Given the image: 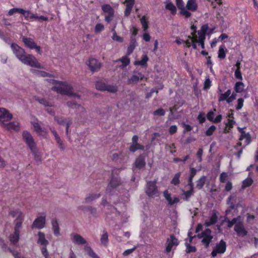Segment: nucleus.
<instances>
[{"label": "nucleus", "mask_w": 258, "mask_h": 258, "mask_svg": "<svg viewBox=\"0 0 258 258\" xmlns=\"http://www.w3.org/2000/svg\"><path fill=\"white\" fill-rule=\"evenodd\" d=\"M190 28L192 32L186 40L177 38L175 42L178 45L183 44L186 47L192 46L195 49L197 48L198 44L201 45L202 48H204L205 35L211 34L214 29H210L207 24L203 25L198 32L196 31V27L194 25H192Z\"/></svg>", "instance_id": "f257e3e1"}, {"label": "nucleus", "mask_w": 258, "mask_h": 258, "mask_svg": "<svg viewBox=\"0 0 258 258\" xmlns=\"http://www.w3.org/2000/svg\"><path fill=\"white\" fill-rule=\"evenodd\" d=\"M51 83L55 84V86L52 88V89L57 93L72 96L75 98H79L80 97L79 95L73 93L72 87L66 82H56L53 79L51 80Z\"/></svg>", "instance_id": "f03ea898"}, {"label": "nucleus", "mask_w": 258, "mask_h": 258, "mask_svg": "<svg viewBox=\"0 0 258 258\" xmlns=\"http://www.w3.org/2000/svg\"><path fill=\"white\" fill-rule=\"evenodd\" d=\"M243 221V218L241 216H238L231 221H228V227H231L235 225L234 230L237 234L240 237H244L247 234V231L244 227Z\"/></svg>", "instance_id": "7ed1b4c3"}, {"label": "nucleus", "mask_w": 258, "mask_h": 258, "mask_svg": "<svg viewBox=\"0 0 258 258\" xmlns=\"http://www.w3.org/2000/svg\"><path fill=\"white\" fill-rule=\"evenodd\" d=\"M23 137L26 144L29 146L35 158L37 160H39V154L32 136L28 132L24 131L23 133Z\"/></svg>", "instance_id": "20e7f679"}, {"label": "nucleus", "mask_w": 258, "mask_h": 258, "mask_svg": "<svg viewBox=\"0 0 258 258\" xmlns=\"http://www.w3.org/2000/svg\"><path fill=\"white\" fill-rule=\"evenodd\" d=\"M37 243L41 246V252L45 258H50L47 250L46 249L47 245L49 244L48 240L46 239L44 233L39 231L37 234Z\"/></svg>", "instance_id": "39448f33"}, {"label": "nucleus", "mask_w": 258, "mask_h": 258, "mask_svg": "<svg viewBox=\"0 0 258 258\" xmlns=\"http://www.w3.org/2000/svg\"><path fill=\"white\" fill-rule=\"evenodd\" d=\"M198 8L197 0H187L184 9L182 12V16L185 18L190 17L191 13L197 11Z\"/></svg>", "instance_id": "423d86ee"}, {"label": "nucleus", "mask_w": 258, "mask_h": 258, "mask_svg": "<svg viewBox=\"0 0 258 258\" xmlns=\"http://www.w3.org/2000/svg\"><path fill=\"white\" fill-rule=\"evenodd\" d=\"M179 242L178 239L173 235H171L169 238L167 239L165 244V252L167 254L171 256L173 254V251L178 245Z\"/></svg>", "instance_id": "0eeeda50"}, {"label": "nucleus", "mask_w": 258, "mask_h": 258, "mask_svg": "<svg viewBox=\"0 0 258 258\" xmlns=\"http://www.w3.org/2000/svg\"><path fill=\"white\" fill-rule=\"evenodd\" d=\"M22 63L31 67L42 69V66L38 62L37 58L32 54H25L20 60Z\"/></svg>", "instance_id": "6e6552de"}, {"label": "nucleus", "mask_w": 258, "mask_h": 258, "mask_svg": "<svg viewBox=\"0 0 258 258\" xmlns=\"http://www.w3.org/2000/svg\"><path fill=\"white\" fill-rule=\"evenodd\" d=\"M218 92L220 94L218 98L219 102L226 101L228 103H230L236 99V93L234 92L231 93V91L230 89L227 90L225 93H223L221 89L219 88Z\"/></svg>", "instance_id": "1a4fd4ad"}, {"label": "nucleus", "mask_w": 258, "mask_h": 258, "mask_svg": "<svg viewBox=\"0 0 258 258\" xmlns=\"http://www.w3.org/2000/svg\"><path fill=\"white\" fill-rule=\"evenodd\" d=\"M9 215L13 218H16L15 227H17V228H20L24 220L23 213L19 209H14L10 211Z\"/></svg>", "instance_id": "9d476101"}, {"label": "nucleus", "mask_w": 258, "mask_h": 258, "mask_svg": "<svg viewBox=\"0 0 258 258\" xmlns=\"http://www.w3.org/2000/svg\"><path fill=\"white\" fill-rule=\"evenodd\" d=\"M13 114L7 109L0 107V125L3 127L7 122L13 118Z\"/></svg>", "instance_id": "9b49d317"}, {"label": "nucleus", "mask_w": 258, "mask_h": 258, "mask_svg": "<svg viewBox=\"0 0 258 258\" xmlns=\"http://www.w3.org/2000/svg\"><path fill=\"white\" fill-rule=\"evenodd\" d=\"M156 181H149L147 183L146 188V192L150 197H158L159 192L158 191L156 185Z\"/></svg>", "instance_id": "f8f14e48"}, {"label": "nucleus", "mask_w": 258, "mask_h": 258, "mask_svg": "<svg viewBox=\"0 0 258 258\" xmlns=\"http://www.w3.org/2000/svg\"><path fill=\"white\" fill-rule=\"evenodd\" d=\"M46 224V215L44 213L42 215L36 218L32 223V228L38 229H43L45 227Z\"/></svg>", "instance_id": "ddd939ff"}, {"label": "nucleus", "mask_w": 258, "mask_h": 258, "mask_svg": "<svg viewBox=\"0 0 258 258\" xmlns=\"http://www.w3.org/2000/svg\"><path fill=\"white\" fill-rule=\"evenodd\" d=\"M97 89L101 91H107L108 92L114 93L117 91L116 86L107 85L102 81H98L96 84Z\"/></svg>", "instance_id": "4468645a"}, {"label": "nucleus", "mask_w": 258, "mask_h": 258, "mask_svg": "<svg viewBox=\"0 0 258 258\" xmlns=\"http://www.w3.org/2000/svg\"><path fill=\"white\" fill-rule=\"evenodd\" d=\"M198 236L200 238L202 239V242L206 247L209 246L213 238L211 235V231L208 228L204 230L201 234H199Z\"/></svg>", "instance_id": "2eb2a0df"}, {"label": "nucleus", "mask_w": 258, "mask_h": 258, "mask_svg": "<svg viewBox=\"0 0 258 258\" xmlns=\"http://www.w3.org/2000/svg\"><path fill=\"white\" fill-rule=\"evenodd\" d=\"M238 128L241 133V136L238 144L240 146L245 147L251 142L250 135L243 131L242 128H240L239 127Z\"/></svg>", "instance_id": "dca6fc26"}, {"label": "nucleus", "mask_w": 258, "mask_h": 258, "mask_svg": "<svg viewBox=\"0 0 258 258\" xmlns=\"http://www.w3.org/2000/svg\"><path fill=\"white\" fill-rule=\"evenodd\" d=\"M226 243L223 240H221L212 251L211 253L212 256L215 257L218 254L223 253L226 250Z\"/></svg>", "instance_id": "f3484780"}, {"label": "nucleus", "mask_w": 258, "mask_h": 258, "mask_svg": "<svg viewBox=\"0 0 258 258\" xmlns=\"http://www.w3.org/2000/svg\"><path fill=\"white\" fill-rule=\"evenodd\" d=\"M23 41L26 46L31 49H35L37 52L40 53V47L37 46L32 39L30 38L23 37Z\"/></svg>", "instance_id": "a211bd4d"}, {"label": "nucleus", "mask_w": 258, "mask_h": 258, "mask_svg": "<svg viewBox=\"0 0 258 258\" xmlns=\"http://www.w3.org/2000/svg\"><path fill=\"white\" fill-rule=\"evenodd\" d=\"M102 10L105 13V20L109 22L112 19L114 11L110 6L108 5H103L102 7Z\"/></svg>", "instance_id": "6ab92c4d"}, {"label": "nucleus", "mask_w": 258, "mask_h": 258, "mask_svg": "<svg viewBox=\"0 0 258 258\" xmlns=\"http://www.w3.org/2000/svg\"><path fill=\"white\" fill-rule=\"evenodd\" d=\"M87 64L92 72L98 71L101 67V63L97 59L93 58H90Z\"/></svg>", "instance_id": "aec40b11"}, {"label": "nucleus", "mask_w": 258, "mask_h": 258, "mask_svg": "<svg viewBox=\"0 0 258 258\" xmlns=\"http://www.w3.org/2000/svg\"><path fill=\"white\" fill-rule=\"evenodd\" d=\"M11 47L16 57L21 60L24 57V55L26 54L25 50L22 48L15 44H12L11 45Z\"/></svg>", "instance_id": "412c9836"}, {"label": "nucleus", "mask_w": 258, "mask_h": 258, "mask_svg": "<svg viewBox=\"0 0 258 258\" xmlns=\"http://www.w3.org/2000/svg\"><path fill=\"white\" fill-rule=\"evenodd\" d=\"M51 228L53 234L55 237H59L61 235L60 229L58 220L53 218L51 220Z\"/></svg>", "instance_id": "4be33fe9"}, {"label": "nucleus", "mask_w": 258, "mask_h": 258, "mask_svg": "<svg viewBox=\"0 0 258 258\" xmlns=\"http://www.w3.org/2000/svg\"><path fill=\"white\" fill-rule=\"evenodd\" d=\"M72 241L76 244H84L87 243L86 240L80 235L77 233H72L70 235Z\"/></svg>", "instance_id": "5701e85b"}, {"label": "nucleus", "mask_w": 258, "mask_h": 258, "mask_svg": "<svg viewBox=\"0 0 258 258\" xmlns=\"http://www.w3.org/2000/svg\"><path fill=\"white\" fill-rule=\"evenodd\" d=\"M20 127V123L18 121H9L7 122L3 126V127L9 130L17 131L19 130Z\"/></svg>", "instance_id": "b1692460"}, {"label": "nucleus", "mask_w": 258, "mask_h": 258, "mask_svg": "<svg viewBox=\"0 0 258 258\" xmlns=\"http://www.w3.org/2000/svg\"><path fill=\"white\" fill-rule=\"evenodd\" d=\"M120 184V181L118 178H117L116 177L112 178L107 186V192L109 193H111Z\"/></svg>", "instance_id": "393cba45"}, {"label": "nucleus", "mask_w": 258, "mask_h": 258, "mask_svg": "<svg viewBox=\"0 0 258 258\" xmlns=\"http://www.w3.org/2000/svg\"><path fill=\"white\" fill-rule=\"evenodd\" d=\"M163 195L169 205H172L179 202V199L177 197H171L170 194L167 190L164 191Z\"/></svg>", "instance_id": "a878e982"}, {"label": "nucleus", "mask_w": 258, "mask_h": 258, "mask_svg": "<svg viewBox=\"0 0 258 258\" xmlns=\"http://www.w3.org/2000/svg\"><path fill=\"white\" fill-rule=\"evenodd\" d=\"M20 229L15 226L14 232L10 235V240L14 244L17 243L19 239Z\"/></svg>", "instance_id": "bb28decb"}, {"label": "nucleus", "mask_w": 258, "mask_h": 258, "mask_svg": "<svg viewBox=\"0 0 258 258\" xmlns=\"http://www.w3.org/2000/svg\"><path fill=\"white\" fill-rule=\"evenodd\" d=\"M126 9L124 11L125 16H128L131 14L132 10L135 4V0H125Z\"/></svg>", "instance_id": "cd10ccee"}, {"label": "nucleus", "mask_w": 258, "mask_h": 258, "mask_svg": "<svg viewBox=\"0 0 258 258\" xmlns=\"http://www.w3.org/2000/svg\"><path fill=\"white\" fill-rule=\"evenodd\" d=\"M144 76L139 73L138 74L133 75L128 80L129 84H135L137 83L139 80H143L144 79Z\"/></svg>", "instance_id": "c85d7f7f"}, {"label": "nucleus", "mask_w": 258, "mask_h": 258, "mask_svg": "<svg viewBox=\"0 0 258 258\" xmlns=\"http://www.w3.org/2000/svg\"><path fill=\"white\" fill-rule=\"evenodd\" d=\"M100 197V194L97 193H90L88 194L85 199V202L86 203H89L92 202L99 198Z\"/></svg>", "instance_id": "c756f323"}, {"label": "nucleus", "mask_w": 258, "mask_h": 258, "mask_svg": "<svg viewBox=\"0 0 258 258\" xmlns=\"http://www.w3.org/2000/svg\"><path fill=\"white\" fill-rule=\"evenodd\" d=\"M51 132L54 136L55 140L56 142H57L59 148L61 150H63L65 149L64 145L62 142V141L61 140L59 136L57 135L56 132L54 130H51Z\"/></svg>", "instance_id": "7c9ffc66"}, {"label": "nucleus", "mask_w": 258, "mask_h": 258, "mask_svg": "<svg viewBox=\"0 0 258 258\" xmlns=\"http://www.w3.org/2000/svg\"><path fill=\"white\" fill-rule=\"evenodd\" d=\"M40 104L43 105L44 106H52L54 105V102L51 100H46L45 98L37 97L35 98Z\"/></svg>", "instance_id": "2f4dec72"}, {"label": "nucleus", "mask_w": 258, "mask_h": 258, "mask_svg": "<svg viewBox=\"0 0 258 258\" xmlns=\"http://www.w3.org/2000/svg\"><path fill=\"white\" fill-rule=\"evenodd\" d=\"M85 252L92 258H100V257L93 250L91 247L85 245L84 247Z\"/></svg>", "instance_id": "473e14b6"}, {"label": "nucleus", "mask_w": 258, "mask_h": 258, "mask_svg": "<svg viewBox=\"0 0 258 258\" xmlns=\"http://www.w3.org/2000/svg\"><path fill=\"white\" fill-rule=\"evenodd\" d=\"M56 121L59 124H66V132L67 134H68V130L70 124H71V122L70 120L68 119H64L62 118H55Z\"/></svg>", "instance_id": "72a5a7b5"}, {"label": "nucleus", "mask_w": 258, "mask_h": 258, "mask_svg": "<svg viewBox=\"0 0 258 258\" xmlns=\"http://www.w3.org/2000/svg\"><path fill=\"white\" fill-rule=\"evenodd\" d=\"M31 72L38 77H46L51 76L49 73L42 71L31 69Z\"/></svg>", "instance_id": "f704fd0d"}, {"label": "nucleus", "mask_w": 258, "mask_h": 258, "mask_svg": "<svg viewBox=\"0 0 258 258\" xmlns=\"http://www.w3.org/2000/svg\"><path fill=\"white\" fill-rule=\"evenodd\" d=\"M194 237H189V239L186 240L185 241V246L186 247V251L187 252H195L196 250V247L193 246H191L190 245V243L191 242L192 238Z\"/></svg>", "instance_id": "c9c22d12"}, {"label": "nucleus", "mask_w": 258, "mask_h": 258, "mask_svg": "<svg viewBox=\"0 0 258 258\" xmlns=\"http://www.w3.org/2000/svg\"><path fill=\"white\" fill-rule=\"evenodd\" d=\"M145 165V161L143 157L140 156L137 158L135 162V166L137 168L141 169L143 168Z\"/></svg>", "instance_id": "e433bc0d"}, {"label": "nucleus", "mask_w": 258, "mask_h": 258, "mask_svg": "<svg viewBox=\"0 0 258 258\" xmlns=\"http://www.w3.org/2000/svg\"><path fill=\"white\" fill-rule=\"evenodd\" d=\"M117 61H121L122 62V64L120 66V67L122 69H124L128 64H129L130 60L127 56H125L122 57L121 58L116 60V62Z\"/></svg>", "instance_id": "4c0bfd02"}, {"label": "nucleus", "mask_w": 258, "mask_h": 258, "mask_svg": "<svg viewBox=\"0 0 258 258\" xmlns=\"http://www.w3.org/2000/svg\"><path fill=\"white\" fill-rule=\"evenodd\" d=\"M148 60V57L147 55H144L142 56V59L141 60H136L134 62L135 65H140V66H145L147 63V62Z\"/></svg>", "instance_id": "58836bf2"}, {"label": "nucleus", "mask_w": 258, "mask_h": 258, "mask_svg": "<svg viewBox=\"0 0 258 258\" xmlns=\"http://www.w3.org/2000/svg\"><path fill=\"white\" fill-rule=\"evenodd\" d=\"M136 46H137L136 41L134 39L132 38L131 40L130 44L127 48V53L128 54H130L131 53H132V52L133 51V50H134V49L135 48V47H136Z\"/></svg>", "instance_id": "ea45409f"}, {"label": "nucleus", "mask_w": 258, "mask_h": 258, "mask_svg": "<svg viewBox=\"0 0 258 258\" xmlns=\"http://www.w3.org/2000/svg\"><path fill=\"white\" fill-rule=\"evenodd\" d=\"M226 49L224 45L220 46L218 50V57L221 59H223L226 56Z\"/></svg>", "instance_id": "a19ab883"}, {"label": "nucleus", "mask_w": 258, "mask_h": 258, "mask_svg": "<svg viewBox=\"0 0 258 258\" xmlns=\"http://www.w3.org/2000/svg\"><path fill=\"white\" fill-rule=\"evenodd\" d=\"M217 220V217L215 214H213L211 216L209 221H206L205 225L206 226L208 227L211 225L215 224Z\"/></svg>", "instance_id": "79ce46f5"}, {"label": "nucleus", "mask_w": 258, "mask_h": 258, "mask_svg": "<svg viewBox=\"0 0 258 258\" xmlns=\"http://www.w3.org/2000/svg\"><path fill=\"white\" fill-rule=\"evenodd\" d=\"M244 90V84L241 82H237L234 86V90L236 93H241Z\"/></svg>", "instance_id": "37998d69"}, {"label": "nucleus", "mask_w": 258, "mask_h": 258, "mask_svg": "<svg viewBox=\"0 0 258 258\" xmlns=\"http://www.w3.org/2000/svg\"><path fill=\"white\" fill-rule=\"evenodd\" d=\"M234 123L235 121L233 120V113H231L229 115V118L228 120V122L226 123V127L228 128V130H230L231 128L233 127Z\"/></svg>", "instance_id": "c03bdc74"}, {"label": "nucleus", "mask_w": 258, "mask_h": 258, "mask_svg": "<svg viewBox=\"0 0 258 258\" xmlns=\"http://www.w3.org/2000/svg\"><path fill=\"white\" fill-rule=\"evenodd\" d=\"M181 176V173L178 172L176 173L171 181V183L174 185H176L180 183V177Z\"/></svg>", "instance_id": "a18cd8bd"}, {"label": "nucleus", "mask_w": 258, "mask_h": 258, "mask_svg": "<svg viewBox=\"0 0 258 258\" xmlns=\"http://www.w3.org/2000/svg\"><path fill=\"white\" fill-rule=\"evenodd\" d=\"M190 185V189L188 191H184L183 195L185 197V200H188V199L193 194L194 190H193V183H189Z\"/></svg>", "instance_id": "49530a36"}, {"label": "nucleus", "mask_w": 258, "mask_h": 258, "mask_svg": "<svg viewBox=\"0 0 258 258\" xmlns=\"http://www.w3.org/2000/svg\"><path fill=\"white\" fill-rule=\"evenodd\" d=\"M140 149L143 150L144 146L139 144H132L130 148V150L133 152Z\"/></svg>", "instance_id": "de8ad7c7"}, {"label": "nucleus", "mask_w": 258, "mask_h": 258, "mask_svg": "<svg viewBox=\"0 0 258 258\" xmlns=\"http://www.w3.org/2000/svg\"><path fill=\"white\" fill-rule=\"evenodd\" d=\"M100 241L101 244H103V245H107L108 241V235L106 232H104L102 235H101Z\"/></svg>", "instance_id": "09e8293b"}, {"label": "nucleus", "mask_w": 258, "mask_h": 258, "mask_svg": "<svg viewBox=\"0 0 258 258\" xmlns=\"http://www.w3.org/2000/svg\"><path fill=\"white\" fill-rule=\"evenodd\" d=\"M166 9L169 10L171 13L174 14L176 12L175 6L172 3H168L166 5Z\"/></svg>", "instance_id": "8fccbe9b"}, {"label": "nucleus", "mask_w": 258, "mask_h": 258, "mask_svg": "<svg viewBox=\"0 0 258 258\" xmlns=\"http://www.w3.org/2000/svg\"><path fill=\"white\" fill-rule=\"evenodd\" d=\"M253 182V180L250 177H247L246 178L242 183V187L246 188L251 185Z\"/></svg>", "instance_id": "3c124183"}, {"label": "nucleus", "mask_w": 258, "mask_h": 258, "mask_svg": "<svg viewBox=\"0 0 258 258\" xmlns=\"http://www.w3.org/2000/svg\"><path fill=\"white\" fill-rule=\"evenodd\" d=\"M176 6L179 10H180V14L182 16V12L184 9L185 6L182 0H176Z\"/></svg>", "instance_id": "603ef678"}, {"label": "nucleus", "mask_w": 258, "mask_h": 258, "mask_svg": "<svg viewBox=\"0 0 258 258\" xmlns=\"http://www.w3.org/2000/svg\"><path fill=\"white\" fill-rule=\"evenodd\" d=\"M141 23L144 31H147L148 28V23L145 16H143L141 19Z\"/></svg>", "instance_id": "864d4df0"}, {"label": "nucleus", "mask_w": 258, "mask_h": 258, "mask_svg": "<svg viewBox=\"0 0 258 258\" xmlns=\"http://www.w3.org/2000/svg\"><path fill=\"white\" fill-rule=\"evenodd\" d=\"M104 29V25L101 23L97 24L94 28V32L95 33H99Z\"/></svg>", "instance_id": "5fc2aeb1"}, {"label": "nucleus", "mask_w": 258, "mask_h": 258, "mask_svg": "<svg viewBox=\"0 0 258 258\" xmlns=\"http://www.w3.org/2000/svg\"><path fill=\"white\" fill-rule=\"evenodd\" d=\"M32 14V13L30 11L25 10L23 9L21 14H22L24 16L25 19L29 20H31Z\"/></svg>", "instance_id": "6e6d98bb"}, {"label": "nucleus", "mask_w": 258, "mask_h": 258, "mask_svg": "<svg viewBox=\"0 0 258 258\" xmlns=\"http://www.w3.org/2000/svg\"><path fill=\"white\" fill-rule=\"evenodd\" d=\"M211 86V81L209 76H207L204 83L203 89L205 90L209 89Z\"/></svg>", "instance_id": "4d7b16f0"}, {"label": "nucleus", "mask_w": 258, "mask_h": 258, "mask_svg": "<svg viewBox=\"0 0 258 258\" xmlns=\"http://www.w3.org/2000/svg\"><path fill=\"white\" fill-rule=\"evenodd\" d=\"M206 177L205 176L202 177L198 181L197 183V186L199 188L201 189L205 183Z\"/></svg>", "instance_id": "13d9d810"}, {"label": "nucleus", "mask_w": 258, "mask_h": 258, "mask_svg": "<svg viewBox=\"0 0 258 258\" xmlns=\"http://www.w3.org/2000/svg\"><path fill=\"white\" fill-rule=\"evenodd\" d=\"M23 9L21 8H13L10 9L8 12V15L12 16L14 14L18 13L22 14Z\"/></svg>", "instance_id": "bf43d9fd"}, {"label": "nucleus", "mask_w": 258, "mask_h": 258, "mask_svg": "<svg viewBox=\"0 0 258 258\" xmlns=\"http://www.w3.org/2000/svg\"><path fill=\"white\" fill-rule=\"evenodd\" d=\"M216 127L215 125L210 126L206 132V135L207 136H211L215 131Z\"/></svg>", "instance_id": "052dcab7"}, {"label": "nucleus", "mask_w": 258, "mask_h": 258, "mask_svg": "<svg viewBox=\"0 0 258 258\" xmlns=\"http://www.w3.org/2000/svg\"><path fill=\"white\" fill-rule=\"evenodd\" d=\"M117 217L118 219L120 220L122 222H125L127 219L126 214L125 213L121 214L120 212H117Z\"/></svg>", "instance_id": "680f3d73"}, {"label": "nucleus", "mask_w": 258, "mask_h": 258, "mask_svg": "<svg viewBox=\"0 0 258 258\" xmlns=\"http://www.w3.org/2000/svg\"><path fill=\"white\" fill-rule=\"evenodd\" d=\"M67 105L69 107H72L73 108H81L83 110H84V108L81 107L80 105L77 104L75 102H68Z\"/></svg>", "instance_id": "e2e57ef3"}, {"label": "nucleus", "mask_w": 258, "mask_h": 258, "mask_svg": "<svg viewBox=\"0 0 258 258\" xmlns=\"http://www.w3.org/2000/svg\"><path fill=\"white\" fill-rule=\"evenodd\" d=\"M32 124L33 125V127L35 129V131L37 132L38 131L40 130L41 126L39 124L38 121L37 119H35L34 121H32Z\"/></svg>", "instance_id": "0e129e2a"}, {"label": "nucleus", "mask_w": 258, "mask_h": 258, "mask_svg": "<svg viewBox=\"0 0 258 258\" xmlns=\"http://www.w3.org/2000/svg\"><path fill=\"white\" fill-rule=\"evenodd\" d=\"M112 39L114 41H117V42H121L123 41V39L121 37L118 36L116 34L115 31H114L113 33Z\"/></svg>", "instance_id": "69168bd1"}, {"label": "nucleus", "mask_w": 258, "mask_h": 258, "mask_svg": "<svg viewBox=\"0 0 258 258\" xmlns=\"http://www.w3.org/2000/svg\"><path fill=\"white\" fill-rule=\"evenodd\" d=\"M153 114L155 116H162L165 114V111L162 108L158 109L153 112Z\"/></svg>", "instance_id": "338daca9"}, {"label": "nucleus", "mask_w": 258, "mask_h": 258, "mask_svg": "<svg viewBox=\"0 0 258 258\" xmlns=\"http://www.w3.org/2000/svg\"><path fill=\"white\" fill-rule=\"evenodd\" d=\"M244 100L242 98H239L237 100V105L236 107V109L239 110L242 108L243 105Z\"/></svg>", "instance_id": "774afa93"}]
</instances>
